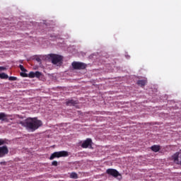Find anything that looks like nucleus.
Returning <instances> with one entry per match:
<instances>
[{
	"label": "nucleus",
	"instance_id": "nucleus-5",
	"mask_svg": "<svg viewBox=\"0 0 181 181\" xmlns=\"http://www.w3.org/2000/svg\"><path fill=\"white\" fill-rule=\"evenodd\" d=\"M106 173L109 175L110 176H112L113 177H118V176H121V174L118 170L113 169V168H109L106 170Z\"/></svg>",
	"mask_w": 181,
	"mask_h": 181
},
{
	"label": "nucleus",
	"instance_id": "nucleus-23",
	"mask_svg": "<svg viewBox=\"0 0 181 181\" xmlns=\"http://www.w3.org/2000/svg\"><path fill=\"white\" fill-rule=\"evenodd\" d=\"M4 70H6V68L4 66H0V71H2Z\"/></svg>",
	"mask_w": 181,
	"mask_h": 181
},
{
	"label": "nucleus",
	"instance_id": "nucleus-13",
	"mask_svg": "<svg viewBox=\"0 0 181 181\" xmlns=\"http://www.w3.org/2000/svg\"><path fill=\"white\" fill-rule=\"evenodd\" d=\"M0 78L6 79V78H9V76H8V74L5 73H1L0 74Z\"/></svg>",
	"mask_w": 181,
	"mask_h": 181
},
{
	"label": "nucleus",
	"instance_id": "nucleus-11",
	"mask_svg": "<svg viewBox=\"0 0 181 181\" xmlns=\"http://www.w3.org/2000/svg\"><path fill=\"white\" fill-rule=\"evenodd\" d=\"M138 86H141V87H144L146 84V81L145 80H139L137 81Z\"/></svg>",
	"mask_w": 181,
	"mask_h": 181
},
{
	"label": "nucleus",
	"instance_id": "nucleus-21",
	"mask_svg": "<svg viewBox=\"0 0 181 181\" xmlns=\"http://www.w3.org/2000/svg\"><path fill=\"white\" fill-rule=\"evenodd\" d=\"M35 60H36V62H37L38 63H41V62H42V59H41L40 57H35Z\"/></svg>",
	"mask_w": 181,
	"mask_h": 181
},
{
	"label": "nucleus",
	"instance_id": "nucleus-16",
	"mask_svg": "<svg viewBox=\"0 0 181 181\" xmlns=\"http://www.w3.org/2000/svg\"><path fill=\"white\" fill-rule=\"evenodd\" d=\"M42 76V73H40V71H35V77H37V78H39V77H40Z\"/></svg>",
	"mask_w": 181,
	"mask_h": 181
},
{
	"label": "nucleus",
	"instance_id": "nucleus-2",
	"mask_svg": "<svg viewBox=\"0 0 181 181\" xmlns=\"http://www.w3.org/2000/svg\"><path fill=\"white\" fill-rule=\"evenodd\" d=\"M47 58L51 60L52 64H57L61 63L62 60H63V57L62 56L54 54H48Z\"/></svg>",
	"mask_w": 181,
	"mask_h": 181
},
{
	"label": "nucleus",
	"instance_id": "nucleus-25",
	"mask_svg": "<svg viewBox=\"0 0 181 181\" xmlns=\"http://www.w3.org/2000/svg\"><path fill=\"white\" fill-rule=\"evenodd\" d=\"M179 165H181V160L180 161V163H179Z\"/></svg>",
	"mask_w": 181,
	"mask_h": 181
},
{
	"label": "nucleus",
	"instance_id": "nucleus-22",
	"mask_svg": "<svg viewBox=\"0 0 181 181\" xmlns=\"http://www.w3.org/2000/svg\"><path fill=\"white\" fill-rule=\"evenodd\" d=\"M52 166H57L58 165L57 161L56 160L52 161Z\"/></svg>",
	"mask_w": 181,
	"mask_h": 181
},
{
	"label": "nucleus",
	"instance_id": "nucleus-4",
	"mask_svg": "<svg viewBox=\"0 0 181 181\" xmlns=\"http://www.w3.org/2000/svg\"><path fill=\"white\" fill-rule=\"evenodd\" d=\"M72 67L74 70H84V69H86L87 64L83 62H74L72 63Z\"/></svg>",
	"mask_w": 181,
	"mask_h": 181
},
{
	"label": "nucleus",
	"instance_id": "nucleus-14",
	"mask_svg": "<svg viewBox=\"0 0 181 181\" xmlns=\"http://www.w3.org/2000/svg\"><path fill=\"white\" fill-rule=\"evenodd\" d=\"M70 177L71 179H77V177H78V176L77 175V173H72L71 175H70Z\"/></svg>",
	"mask_w": 181,
	"mask_h": 181
},
{
	"label": "nucleus",
	"instance_id": "nucleus-20",
	"mask_svg": "<svg viewBox=\"0 0 181 181\" xmlns=\"http://www.w3.org/2000/svg\"><path fill=\"white\" fill-rule=\"evenodd\" d=\"M21 77H28V74L25 73V72H21Z\"/></svg>",
	"mask_w": 181,
	"mask_h": 181
},
{
	"label": "nucleus",
	"instance_id": "nucleus-9",
	"mask_svg": "<svg viewBox=\"0 0 181 181\" xmlns=\"http://www.w3.org/2000/svg\"><path fill=\"white\" fill-rule=\"evenodd\" d=\"M76 104H78V103L77 102V100H68L66 102V105L68 106H74V105H76Z\"/></svg>",
	"mask_w": 181,
	"mask_h": 181
},
{
	"label": "nucleus",
	"instance_id": "nucleus-1",
	"mask_svg": "<svg viewBox=\"0 0 181 181\" xmlns=\"http://www.w3.org/2000/svg\"><path fill=\"white\" fill-rule=\"evenodd\" d=\"M17 124L22 125V127H24V128H26L28 131H30L31 132H35L36 129H39L43 125V122L37 119V117H28L24 122H17Z\"/></svg>",
	"mask_w": 181,
	"mask_h": 181
},
{
	"label": "nucleus",
	"instance_id": "nucleus-12",
	"mask_svg": "<svg viewBox=\"0 0 181 181\" xmlns=\"http://www.w3.org/2000/svg\"><path fill=\"white\" fill-rule=\"evenodd\" d=\"M6 117H8V115L4 112H0V120L1 119V121H5V119H5Z\"/></svg>",
	"mask_w": 181,
	"mask_h": 181
},
{
	"label": "nucleus",
	"instance_id": "nucleus-7",
	"mask_svg": "<svg viewBox=\"0 0 181 181\" xmlns=\"http://www.w3.org/2000/svg\"><path fill=\"white\" fill-rule=\"evenodd\" d=\"M180 155V153L177 152L175 153L173 156V160L176 163L177 165H179L180 163V161H179V156Z\"/></svg>",
	"mask_w": 181,
	"mask_h": 181
},
{
	"label": "nucleus",
	"instance_id": "nucleus-17",
	"mask_svg": "<svg viewBox=\"0 0 181 181\" xmlns=\"http://www.w3.org/2000/svg\"><path fill=\"white\" fill-rule=\"evenodd\" d=\"M8 80L10 81H16V80H18V78L17 77H15V76H10L8 78Z\"/></svg>",
	"mask_w": 181,
	"mask_h": 181
},
{
	"label": "nucleus",
	"instance_id": "nucleus-3",
	"mask_svg": "<svg viewBox=\"0 0 181 181\" xmlns=\"http://www.w3.org/2000/svg\"><path fill=\"white\" fill-rule=\"evenodd\" d=\"M66 156H69V152L67 151H57L53 153L49 157L50 160H53L55 158H66Z\"/></svg>",
	"mask_w": 181,
	"mask_h": 181
},
{
	"label": "nucleus",
	"instance_id": "nucleus-8",
	"mask_svg": "<svg viewBox=\"0 0 181 181\" xmlns=\"http://www.w3.org/2000/svg\"><path fill=\"white\" fill-rule=\"evenodd\" d=\"M91 139H87L82 144V148H87L88 146H90L91 145Z\"/></svg>",
	"mask_w": 181,
	"mask_h": 181
},
{
	"label": "nucleus",
	"instance_id": "nucleus-6",
	"mask_svg": "<svg viewBox=\"0 0 181 181\" xmlns=\"http://www.w3.org/2000/svg\"><path fill=\"white\" fill-rule=\"evenodd\" d=\"M9 153V149H8V146H3L0 147V158H4L6 155Z\"/></svg>",
	"mask_w": 181,
	"mask_h": 181
},
{
	"label": "nucleus",
	"instance_id": "nucleus-18",
	"mask_svg": "<svg viewBox=\"0 0 181 181\" xmlns=\"http://www.w3.org/2000/svg\"><path fill=\"white\" fill-rule=\"evenodd\" d=\"M6 144V140L0 139V146H2V145H5Z\"/></svg>",
	"mask_w": 181,
	"mask_h": 181
},
{
	"label": "nucleus",
	"instance_id": "nucleus-24",
	"mask_svg": "<svg viewBox=\"0 0 181 181\" xmlns=\"http://www.w3.org/2000/svg\"><path fill=\"white\" fill-rule=\"evenodd\" d=\"M0 165H4V166H6V162L2 161L0 163Z\"/></svg>",
	"mask_w": 181,
	"mask_h": 181
},
{
	"label": "nucleus",
	"instance_id": "nucleus-15",
	"mask_svg": "<svg viewBox=\"0 0 181 181\" xmlns=\"http://www.w3.org/2000/svg\"><path fill=\"white\" fill-rule=\"evenodd\" d=\"M28 76L30 78H35V72L30 71Z\"/></svg>",
	"mask_w": 181,
	"mask_h": 181
},
{
	"label": "nucleus",
	"instance_id": "nucleus-10",
	"mask_svg": "<svg viewBox=\"0 0 181 181\" xmlns=\"http://www.w3.org/2000/svg\"><path fill=\"white\" fill-rule=\"evenodd\" d=\"M151 149L153 152H159L160 151V146L154 145L151 146Z\"/></svg>",
	"mask_w": 181,
	"mask_h": 181
},
{
	"label": "nucleus",
	"instance_id": "nucleus-19",
	"mask_svg": "<svg viewBox=\"0 0 181 181\" xmlns=\"http://www.w3.org/2000/svg\"><path fill=\"white\" fill-rule=\"evenodd\" d=\"M20 69L21 70V71H23L24 73H26V71H28V70H26V69H25V67L23 66V65H20L19 66Z\"/></svg>",
	"mask_w": 181,
	"mask_h": 181
}]
</instances>
